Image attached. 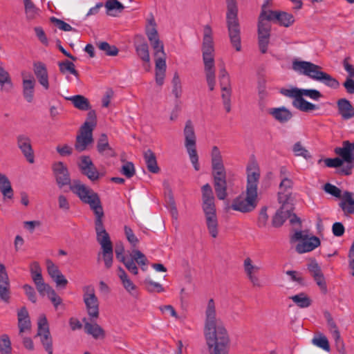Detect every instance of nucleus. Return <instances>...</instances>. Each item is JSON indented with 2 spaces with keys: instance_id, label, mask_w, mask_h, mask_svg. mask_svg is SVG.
Instances as JSON below:
<instances>
[{
  "instance_id": "f8f14e48",
  "label": "nucleus",
  "mask_w": 354,
  "mask_h": 354,
  "mask_svg": "<svg viewBox=\"0 0 354 354\" xmlns=\"http://www.w3.org/2000/svg\"><path fill=\"white\" fill-rule=\"evenodd\" d=\"M324 161L328 167H342V171L346 175L351 174L354 167V156H336L334 158H326Z\"/></svg>"
},
{
  "instance_id": "bb28decb",
  "label": "nucleus",
  "mask_w": 354,
  "mask_h": 354,
  "mask_svg": "<svg viewBox=\"0 0 354 354\" xmlns=\"http://www.w3.org/2000/svg\"><path fill=\"white\" fill-rule=\"evenodd\" d=\"M67 100H70L73 106L80 111H88L91 109L89 100L82 95H76L71 96Z\"/></svg>"
},
{
  "instance_id": "2eb2a0df",
  "label": "nucleus",
  "mask_w": 354,
  "mask_h": 354,
  "mask_svg": "<svg viewBox=\"0 0 354 354\" xmlns=\"http://www.w3.org/2000/svg\"><path fill=\"white\" fill-rule=\"evenodd\" d=\"M185 136V146L189 155H197L196 135L194 125L190 120L186 121L183 131Z\"/></svg>"
},
{
  "instance_id": "9d476101",
  "label": "nucleus",
  "mask_w": 354,
  "mask_h": 354,
  "mask_svg": "<svg viewBox=\"0 0 354 354\" xmlns=\"http://www.w3.org/2000/svg\"><path fill=\"white\" fill-rule=\"evenodd\" d=\"M278 201L281 204V207L277 211L272 219V225L274 227H281L290 216V212L293 209L292 205L288 202L287 194L283 195L281 192H279Z\"/></svg>"
},
{
  "instance_id": "f03ea898",
  "label": "nucleus",
  "mask_w": 354,
  "mask_h": 354,
  "mask_svg": "<svg viewBox=\"0 0 354 354\" xmlns=\"http://www.w3.org/2000/svg\"><path fill=\"white\" fill-rule=\"evenodd\" d=\"M203 333L209 354H229L230 335L223 321L216 315L213 299L208 301L205 309Z\"/></svg>"
},
{
  "instance_id": "4be33fe9",
  "label": "nucleus",
  "mask_w": 354,
  "mask_h": 354,
  "mask_svg": "<svg viewBox=\"0 0 354 354\" xmlns=\"http://www.w3.org/2000/svg\"><path fill=\"white\" fill-rule=\"evenodd\" d=\"M22 76L24 77V74L22 73ZM30 78H23L22 88H23V96L25 100L29 102H32L34 100L35 94V86L36 84L35 80L32 75H29Z\"/></svg>"
},
{
  "instance_id": "052dcab7",
  "label": "nucleus",
  "mask_w": 354,
  "mask_h": 354,
  "mask_svg": "<svg viewBox=\"0 0 354 354\" xmlns=\"http://www.w3.org/2000/svg\"><path fill=\"white\" fill-rule=\"evenodd\" d=\"M268 221V215L267 214V207L261 208L257 221V225L259 227H265Z\"/></svg>"
},
{
  "instance_id": "a211bd4d",
  "label": "nucleus",
  "mask_w": 354,
  "mask_h": 354,
  "mask_svg": "<svg viewBox=\"0 0 354 354\" xmlns=\"http://www.w3.org/2000/svg\"><path fill=\"white\" fill-rule=\"evenodd\" d=\"M56 182L59 187L71 186V177L67 167L62 162H57L53 165Z\"/></svg>"
},
{
  "instance_id": "49530a36",
  "label": "nucleus",
  "mask_w": 354,
  "mask_h": 354,
  "mask_svg": "<svg viewBox=\"0 0 354 354\" xmlns=\"http://www.w3.org/2000/svg\"><path fill=\"white\" fill-rule=\"evenodd\" d=\"M33 282L37 291L42 296L48 295L53 290L48 283L44 282L43 277L33 280Z\"/></svg>"
},
{
  "instance_id": "864d4df0",
  "label": "nucleus",
  "mask_w": 354,
  "mask_h": 354,
  "mask_svg": "<svg viewBox=\"0 0 354 354\" xmlns=\"http://www.w3.org/2000/svg\"><path fill=\"white\" fill-rule=\"evenodd\" d=\"M145 161L147 167V169L153 173L157 174L160 171V168L158 166L156 156H145Z\"/></svg>"
},
{
  "instance_id": "dca6fc26",
  "label": "nucleus",
  "mask_w": 354,
  "mask_h": 354,
  "mask_svg": "<svg viewBox=\"0 0 354 354\" xmlns=\"http://www.w3.org/2000/svg\"><path fill=\"white\" fill-rule=\"evenodd\" d=\"M244 272L253 286L257 288H261L262 283L258 273L261 270V267L254 264L252 260L248 257L245 259L243 261Z\"/></svg>"
},
{
  "instance_id": "20e7f679",
  "label": "nucleus",
  "mask_w": 354,
  "mask_h": 354,
  "mask_svg": "<svg viewBox=\"0 0 354 354\" xmlns=\"http://www.w3.org/2000/svg\"><path fill=\"white\" fill-rule=\"evenodd\" d=\"M292 69L299 75L319 82L331 88L337 89L339 86V82L335 77L323 71L320 66L313 62L295 59L292 62Z\"/></svg>"
},
{
  "instance_id": "423d86ee",
  "label": "nucleus",
  "mask_w": 354,
  "mask_h": 354,
  "mask_svg": "<svg viewBox=\"0 0 354 354\" xmlns=\"http://www.w3.org/2000/svg\"><path fill=\"white\" fill-rule=\"evenodd\" d=\"M227 1V26L232 46L236 51L241 50V30L238 21V8L235 0Z\"/></svg>"
},
{
  "instance_id": "4468645a",
  "label": "nucleus",
  "mask_w": 354,
  "mask_h": 354,
  "mask_svg": "<svg viewBox=\"0 0 354 354\" xmlns=\"http://www.w3.org/2000/svg\"><path fill=\"white\" fill-rule=\"evenodd\" d=\"M203 209L205 216L216 215L214 197L211 186L205 184L202 187Z\"/></svg>"
},
{
  "instance_id": "aec40b11",
  "label": "nucleus",
  "mask_w": 354,
  "mask_h": 354,
  "mask_svg": "<svg viewBox=\"0 0 354 354\" xmlns=\"http://www.w3.org/2000/svg\"><path fill=\"white\" fill-rule=\"evenodd\" d=\"M10 281L3 264H0V299L8 304L10 301Z\"/></svg>"
},
{
  "instance_id": "338daca9",
  "label": "nucleus",
  "mask_w": 354,
  "mask_h": 354,
  "mask_svg": "<svg viewBox=\"0 0 354 354\" xmlns=\"http://www.w3.org/2000/svg\"><path fill=\"white\" fill-rule=\"evenodd\" d=\"M46 263L48 273L52 279H54L55 277H57V275L62 273L58 267L51 261H48Z\"/></svg>"
},
{
  "instance_id": "4c0bfd02",
  "label": "nucleus",
  "mask_w": 354,
  "mask_h": 354,
  "mask_svg": "<svg viewBox=\"0 0 354 354\" xmlns=\"http://www.w3.org/2000/svg\"><path fill=\"white\" fill-rule=\"evenodd\" d=\"M131 259L138 263L143 271H146L147 268V259L145 255L140 250L133 249L131 254Z\"/></svg>"
},
{
  "instance_id": "393cba45",
  "label": "nucleus",
  "mask_w": 354,
  "mask_h": 354,
  "mask_svg": "<svg viewBox=\"0 0 354 354\" xmlns=\"http://www.w3.org/2000/svg\"><path fill=\"white\" fill-rule=\"evenodd\" d=\"M325 317L327 321V326L328 330L330 333L333 338L334 339L336 346H341L344 347V342L342 339L341 338L339 330L333 317L328 313L325 314Z\"/></svg>"
},
{
  "instance_id": "3c124183",
  "label": "nucleus",
  "mask_w": 354,
  "mask_h": 354,
  "mask_svg": "<svg viewBox=\"0 0 354 354\" xmlns=\"http://www.w3.org/2000/svg\"><path fill=\"white\" fill-rule=\"evenodd\" d=\"M98 48L104 51L106 55L115 56L118 54V49L115 46H111L106 41H102L98 44Z\"/></svg>"
},
{
  "instance_id": "a878e982",
  "label": "nucleus",
  "mask_w": 354,
  "mask_h": 354,
  "mask_svg": "<svg viewBox=\"0 0 354 354\" xmlns=\"http://www.w3.org/2000/svg\"><path fill=\"white\" fill-rule=\"evenodd\" d=\"M85 332L91 335L93 338L98 339L104 337V331L102 328L96 323H91L86 318L83 319Z\"/></svg>"
},
{
  "instance_id": "b1692460",
  "label": "nucleus",
  "mask_w": 354,
  "mask_h": 354,
  "mask_svg": "<svg viewBox=\"0 0 354 354\" xmlns=\"http://www.w3.org/2000/svg\"><path fill=\"white\" fill-rule=\"evenodd\" d=\"M338 113L344 120L351 119L354 116V107L346 98H341L337 102Z\"/></svg>"
},
{
  "instance_id": "bf43d9fd",
  "label": "nucleus",
  "mask_w": 354,
  "mask_h": 354,
  "mask_svg": "<svg viewBox=\"0 0 354 354\" xmlns=\"http://www.w3.org/2000/svg\"><path fill=\"white\" fill-rule=\"evenodd\" d=\"M124 233L128 241L131 243L132 247L136 248L139 241L137 236L134 234L133 230L128 226H124Z\"/></svg>"
},
{
  "instance_id": "c9c22d12",
  "label": "nucleus",
  "mask_w": 354,
  "mask_h": 354,
  "mask_svg": "<svg viewBox=\"0 0 354 354\" xmlns=\"http://www.w3.org/2000/svg\"><path fill=\"white\" fill-rule=\"evenodd\" d=\"M290 299L299 308H305L309 307L312 304L310 298L304 292L293 295Z\"/></svg>"
},
{
  "instance_id": "6e6d98bb",
  "label": "nucleus",
  "mask_w": 354,
  "mask_h": 354,
  "mask_svg": "<svg viewBox=\"0 0 354 354\" xmlns=\"http://www.w3.org/2000/svg\"><path fill=\"white\" fill-rule=\"evenodd\" d=\"M270 35H258V46L262 54L268 51Z\"/></svg>"
},
{
  "instance_id": "e433bc0d",
  "label": "nucleus",
  "mask_w": 354,
  "mask_h": 354,
  "mask_svg": "<svg viewBox=\"0 0 354 354\" xmlns=\"http://www.w3.org/2000/svg\"><path fill=\"white\" fill-rule=\"evenodd\" d=\"M88 111V112L87 113L86 120L80 127V129L91 130V132H93L94 128L97 125V115L95 111L92 110L91 109Z\"/></svg>"
},
{
  "instance_id": "6ab92c4d",
  "label": "nucleus",
  "mask_w": 354,
  "mask_h": 354,
  "mask_svg": "<svg viewBox=\"0 0 354 354\" xmlns=\"http://www.w3.org/2000/svg\"><path fill=\"white\" fill-rule=\"evenodd\" d=\"M77 164L81 172L91 180L95 181L100 178V174L89 156H82Z\"/></svg>"
},
{
  "instance_id": "0e129e2a",
  "label": "nucleus",
  "mask_w": 354,
  "mask_h": 354,
  "mask_svg": "<svg viewBox=\"0 0 354 354\" xmlns=\"http://www.w3.org/2000/svg\"><path fill=\"white\" fill-rule=\"evenodd\" d=\"M30 274L32 281L42 278L41 269L37 262H33L30 265Z\"/></svg>"
},
{
  "instance_id": "a19ab883",
  "label": "nucleus",
  "mask_w": 354,
  "mask_h": 354,
  "mask_svg": "<svg viewBox=\"0 0 354 354\" xmlns=\"http://www.w3.org/2000/svg\"><path fill=\"white\" fill-rule=\"evenodd\" d=\"M206 225L209 233L213 238L218 235V220L216 215L205 216Z\"/></svg>"
},
{
  "instance_id": "c756f323",
  "label": "nucleus",
  "mask_w": 354,
  "mask_h": 354,
  "mask_svg": "<svg viewBox=\"0 0 354 354\" xmlns=\"http://www.w3.org/2000/svg\"><path fill=\"white\" fill-rule=\"evenodd\" d=\"M118 275L124 288L131 295H133L134 291L136 290V286L133 283L124 269L121 267L118 268Z\"/></svg>"
},
{
  "instance_id": "ddd939ff",
  "label": "nucleus",
  "mask_w": 354,
  "mask_h": 354,
  "mask_svg": "<svg viewBox=\"0 0 354 354\" xmlns=\"http://www.w3.org/2000/svg\"><path fill=\"white\" fill-rule=\"evenodd\" d=\"M150 27L146 28V35L150 44L155 50L154 55L158 56L160 54L165 53L164 51L163 43L160 40L158 33L156 29V24L154 19L149 21Z\"/></svg>"
},
{
  "instance_id": "ea45409f",
  "label": "nucleus",
  "mask_w": 354,
  "mask_h": 354,
  "mask_svg": "<svg viewBox=\"0 0 354 354\" xmlns=\"http://www.w3.org/2000/svg\"><path fill=\"white\" fill-rule=\"evenodd\" d=\"M136 50L139 57L146 63L150 61L149 46L147 42L143 41L136 45Z\"/></svg>"
},
{
  "instance_id": "c03bdc74",
  "label": "nucleus",
  "mask_w": 354,
  "mask_h": 354,
  "mask_svg": "<svg viewBox=\"0 0 354 354\" xmlns=\"http://www.w3.org/2000/svg\"><path fill=\"white\" fill-rule=\"evenodd\" d=\"M97 149L99 153L112 152V149L109 146L108 137L106 134L102 133L100 135L97 142Z\"/></svg>"
},
{
  "instance_id": "7c9ffc66",
  "label": "nucleus",
  "mask_w": 354,
  "mask_h": 354,
  "mask_svg": "<svg viewBox=\"0 0 354 354\" xmlns=\"http://www.w3.org/2000/svg\"><path fill=\"white\" fill-rule=\"evenodd\" d=\"M339 205L345 213H354V200L353 199V193L345 192L342 195V199Z\"/></svg>"
},
{
  "instance_id": "8fccbe9b",
  "label": "nucleus",
  "mask_w": 354,
  "mask_h": 354,
  "mask_svg": "<svg viewBox=\"0 0 354 354\" xmlns=\"http://www.w3.org/2000/svg\"><path fill=\"white\" fill-rule=\"evenodd\" d=\"M11 342L8 335H3L0 337V352L1 354H12Z\"/></svg>"
},
{
  "instance_id": "de8ad7c7",
  "label": "nucleus",
  "mask_w": 354,
  "mask_h": 354,
  "mask_svg": "<svg viewBox=\"0 0 354 354\" xmlns=\"http://www.w3.org/2000/svg\"><path fill=\"white\" fill-rule=\"evenodd\" d=\"M172 93L175 95L176 98L178 100L181 97L182 95V86L181 81L178 73L176 72L174 75L172 81Z\"/></svg>"
},
{
  "instance_id": "7ed1b4c3",
  "label": "nucleus",
  "mask_w": 354,
  "mask_h": 354,
  "mask_svg": "<svg viewBox=\"0 0 354 354\" xmlns=\"http://www.w3.org/2000/svg\"><path fill=\"white\" fill-rule=\"evenodd\" d=\"M246 196H239L232 203L233 210L243 213L253 211L257 205V186L260 178V169L257 162H250L247 167Z\"/></svg>"
},
{
  "instance_id": "f3484780",
  "label": "nucleus",
  "mask_w": 354,
  "mask_h": 354,
  "mask_svg": "<svg viewBox=\"0 0 354 354\" xmlns=\"http://www.w3.org/2000/svg\"><path fill=\"white\" fill-rule=\"evenodd\" d=\"M93 143V132H91V130L80 129L79 133L76 136L74 146L75 151L78 153L86 151L92 146Z\"/></svg>"
},
{
  "instance_id": "37998d69",
  "label": "nucleus",
  "mask_w": 354,
  "mask_h": 354,
  "mask_svg": "<svg viewBox=\"0 0 354 354\" xmlns=\"http://www.w3.org/2000/svg\"><path fill=\"white\" fill-rule=\"evenodd\" d=\"M312 343L323 349L325 351H330V345L328 339L326 337L321 333L318 334L317 336L314 337L312 339Z\"/></svg>"
},
{
  "instance_id": "603ef678",
  "label": "nucleus",
  "mask_w": 354,
  "mask_h": 354,
  "mask_svg": "<svg viewBox=\"0 0 354 354\" xmlns=\"http://www.w3.org/2000/svg\"><path fill=\"white\" fill-rule=\"evenodd\" d=\"M292 181L288 178V176H284L281 178V183L279 185L280 192L283 195L287 194L288 200L289 199L290 192L289 190L292 189Z\"/></svg>"
},
{
  "instance_id": "09e8293b",
  "label": "nucleus",
  "mask_w": 354,
  "mask_h": 354,
  "mask_svg": "<svg viewBox=\"0 0 354 354\" xmlns=\"http://www.w3.org/2000/svg\"><path fill=\"white\" fill-rule=\"evenodd\" d=\"M271 25L263 21V15H260L258 21V35H270Z\"/></svg>"
},
{
  "instance_id": "473e14b6",
  "label": "nucleus",
  "mask_w": 354,
  "mask_h": 354,
  "mask_svg": "<svg viewBox=\"0 0 354 354\" xmlns=\"http://www.w3.org/2000/svg\"><path fill=\"white\" fill-rule=\"evenodd\" d=\"M212 174L214 179L216 178L225 177V171L221 156H213L212 158Z\"/></svg>"
},
{
  "instance_id": "e2e57ef3",
  "label": "nucleus",
  "mask_w": 354,
  "mask_h": 354,
  "mask_svg": "<svg viewBox=\"0 0 354 354\" xmlns=\"http://www.w3.org/2000/svg\"><path fill=\"white\" fill-rule=\"evenodd\" d=\"M280 93L286 97H292L294 100H296L300 97V88H292L290 89L281 88Z\"/></svg>"
},
{
  "instance_id": "72a5a7b5",
  "label": "nucleus",
  "mask_w": 354,
  "mask_h": 354,
  "mask_svg": "<svg viewBox=\"0 0 354 354\" xmlns=\"http://www.w3.org/2000/svg\"><path fill=\"white\" fill-rule=\"evenodd\" d=\"M17 145L24 155H33L30 139L28 136L19 135L17 137Z\"/></svg>"
},
{
  "instance_id": "c85d7f7f",
  "label": "nucleus",
  "mask_w": 354,
  "mask_h": 354,
  "mask_svg": "<svg viewBox=\"0 0 354 354\" xmlns=\"http://www.w3.org/2000/svg\"><path fill=\"white\" fill-rule=\"evenodd\" d=\"M214 186L217 198L219 200L226 198L227 194V183L225 177L216 178L214 179Z\"/></svg>"
},
{
  "instance_id": "f257e3e1",
  "label": "nucleus",
  "mask_w": 354,
  "mask_h": 354,
  "mask_svg": "<svg viewBox=\"0 0 354 354\" xmlns=\"http://www.w3.org/2000/svg\"><path fill=\"white\" fill-rule=\"evenodd\" d=\"M70 189L82 203L89 205L95 216L96 239L101 246V251L97 254V261H103L106 268L109 269L113 265V248L109 234L103 225L104 214L100 196L91 187L78 180L74 181Z\"/></svg>"
},
{
  "instance_id": "412c9836",
  "label": "nucleus",
  "mask_w": 354,
  "mask_h": 354,
  "mask_svg": "<svg viewBox=\"0 0 354 354\" xmlns=\"http://www.w3.org/2000/svg\"><path fill=\"white\" fill-rule=\"evenodd\" d=\"M33 71L38 82L45 90L50 88L48 73L46 66L41 62H35L33 63Z\"/></svg>"
},
{
  "instance_id": "1a4fd4ad",
  "label": "nucleus",
  "mask_w": 354,
  "mask_h": 354,
  "mask_svg": "<svg viewBox=\"0 0 354 354\" xmlns=\"http://www.w3.org/2000/svg\"><path fill=\"white\" fill-rule=\"evenodd\" d=\"M218 79L222 91L221 98L223 104L226 112L229 113L231 111L232 88L230 75L224 66L220 69Z\"/></svg>"
},
{
  "instance_id": "2f4dec72",
  "label": "nucleus",
  "mask_w": 354,
  "mask_h": 354,
  "mask_svg": "<svg viewBox=\"0 0 354 354\" xmlns=\"http://www.w3.org/2000/svg\"><path fill=\"white\" fill-rule=\"evenodd\" d=\"M292 106L303 112H309L318 109V106L308 102L301 96L296 100H293Z\"/></svg>"
},
{
  "instance_id": "69168bd1",
  "label": "nucleus",
  "mask_w": 354,
  "mask_h": 354,
  "mask_svg": "<svg viewBox=\"0 0 354 354\" xmlns=\"http://www.w3.org/2000/svg\"><path fill=\"white\" fill-rule=\"evenodd\" d=\"M308 269L313 275V278L323 274L320 266L315 261H312L308 265Z\"/></svg>"
},
{
  "instance_id": "58836bf2",
  "label": "nucleus",
  "mask_w": 354,
  "mask_h": 354,
  "mask_svg": "<svg viewBox=\"0 0 354 354\" xmlns=\"http://www.w3.org/2000/svg\"><path fill=\"white\" fill-rule=\"evenodd\" d=\"M145 286L147 290L149 292H162L165 291L162 286L154 281L150 276H147L144 281Z\"/></svg>"
},
{
  "instance_id": "a18cd8bd",
  "label": "nucleus",
  "mask_w": 354,
  "mask_h": 354,
  "mask_svg": "<svg viewBox=\"0 0 354 354\" xmlns=\"http://www.w3.org/2000/svg\"><path fill=\"white\" fill-rule=\"evenodd\" d=\"M277 17V21L279 23L280 25L285 27L290 26L295 21L293 15L286 12H278Z\"/></svg>"
},
{
  "instance_id": "5701e85b",
  "label": "nucleus",
  "mask_w": 354,
  "mask_h": 354,
  "mask_svg": "<svg viewBox=\"0 0 354 354\" xmlns=\"http://www.w3.org/2000/svg\"><path fill=\"white\" fill-rule=\"evenodd\" d=\"M268 113L282 124L288 122L292 118L291 111L284 106L270 109Z\"/></svg>"
},
{
  "instance_id": "9b49d317",
  "label": "nucleus",
  "mask_w": 354,
  "mask_h": 354,
  "mask_svg": "<svg viewBox=\"0 0 354 354\" xmlns=\"http://www.w3.org/2000/svg\"><path fill=\"white\" fill-rule=\"evenodd\" d=\"M37 335L40 337L41 342L48 354L53 353L52 338L49 330L47 318L45 315H41L37 322Z\"/></svg>"
},
{
  "instance_id": "13d9d810",
  "label": "nucleus",
  "mask_w": 354,
  "mask_h": 354,
  "mask_svg": "<svg viewBox=\"0 0 354 354\" xmlns=\"http://www.w3.org/2000/svg\"><path fill=\"white\" fill-rule=\"evenodd\" d=\"M50 21L62 30L75 31V29L73 28L70 24L66 23L65 21H64L59 19H57L55 17H52L50 18Z\"/></svg>"
},
{
  "instance_id": "4d7b16f0",
  "label": "nucleus",
  "mask_w": 354,
  "mask_h": 354,
  "mask_svg": "<svg viewBox=\"0 0 354 354\" xmlns=\"http://www.w3.org/2000/svg\"><path fill=\"white\" fill-rule=\"evenodd\" d=\"M120 172L128 178L133 177L136 172L133 164L131 162H124L121 167Z\"/></svg>"
},
{
  "instance_id": "0eeeda50",
  "label": "nucleus",
  "mask_w": 354,
  "mask_h": 354,
  "mask_svg": "<svg viewBox=\"0 0 354 354\" xmlns=\"http://www.w3.org/2000/svg\"><path fill=\"white\" fill-rule=\"evenodd\" d=\"M292 241H298L295 250L299 254L311 252L320 245L317 236L310 235L307 231H297L292 236Z\"/></svg>"
},
{
  "instance_id": "680f3d73",
  "label": "nucleus",
  "mask_w": 354,
  "mask_h": 354,
  "mask_svg": "<svg viewBox=\"0 0 354 354\" xmlns=\"http://www.w3.org/2000/svg\"><path fill=\"white\" fill-rule=\"evenodd\" d=\"M156 57V71H166V54H160Z\"/></svg>"
},
{
  "instance_id": "5fc2aeb1",
  "label": "nucleus",
  "mask_w": 354,
  "mask_h": 354,
  "mask_svg": "<svg viewBox=\"0 0 354 354\" xmlns=\"http://www.w3.org/2000/svg\"><path fill=\"white\" fill-rule=\"evenodd\" d=\"M299 96H307L312 100H318L322 97V94L316 89L300 88Z\"/></svg>"
},
{
  "instance_id": "79ce46f5",
  "label": "nucleus",
  "mask_w": 354,
  "mask_h": 354,
  "mask_svg": "<svg viewBox=\"0 0 354 354\" xmlns=\"http://www.w3.org/2000/svg\"><path fill=\"white\" fill-rule=\"evenodd\" d=\"M59 71L64 74L66 72H69L71 74L75 75L76 77H79V73L75 69V64L68 60H65L58 63Z\"/></svg>"
},
{
  "instance_id": "6e6552de",
  "label": "nucleus",
  "mask_w": 354,
  "mask_h": 354,
  "mask_svg": "<svg viewBox=\"0 0 354 354\" xmlns=\"http://www.w3.org/2000/svg\"><path fill=\"white\" fill-rule=\"evenodd\" d=\"M83 301L91 320H96L100 315L99 300L93 286H85L83 288Z\"/></svg>"
},
{
  "instance_id": "f704fd0d",
  "label": "nucleus",
  "mask_w": 354,
  "mask_h": 354,
  "mask_svg": "<svg viewBox=\"0 0 354 354\" xmlns=\"http://www.w3.org/2000/svg\"><path fill=\"white\" fill-rule=\"evenodd\" d=\"M106 9V14L110 16L115 17L116 12L120 13L124 10V6L118 0H108L104 5Z\"/></svg>"
},
{
  "instance_id": "cd10ccee",
  "label": "nucleus",
  "mask_w": 354,
  "mask_h": 354,
  "mask_svg": "<svg viewBox=\"0 0 354 354\" xmlns=\"http://www.w3.org/2000/svg\"><path fill=\"white\" fill-rule=\"evenodd\" d=\"M0 192L5 198L11 199L13 197L14 192L11 183L8 177L0 173Z\"/></svg>"
},
{
  "instance_id": "774afa93",
  "label": "nucleus",
  "mask_w": 354,
  "mask_h": 354,
  "mask_svg": "<svg viewBox=\"0 0 354 354\" xmlns=\"http://www.w3.org/2000/svg\"><path fill=\"white\" fill-rule=\"evenodd\" d=\"M324 189L326 193L330 194L333 196L337 198L341 196V190L337 187L330 183L325 184Z\"/></svg>"
},
{
  "instance_id": "39448f33",
  "label": "nucleus",
  "mask_w": 354,
  "mask_h": 354,
  "mask_svg": "<svg viewBox=\"0 0 354 354\" xmlns=\"http://www.w3.org/2000/svg\"><path fill=\"white\" fill-rule=\"evenodd\" d=\"M202 52L206 81L209 91H212L216 84L214 48L212 38V30L209 25L204 26Z\"/></svg>"
}]
</instances>
